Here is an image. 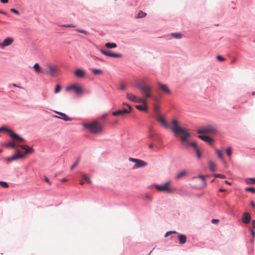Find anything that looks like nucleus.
<instances>
[{
	"label": "nucleus",
	"mask_w": 255,
	"mask_h": 255,
	"mask_svg": "<svg viewBox=\"0 0 255 255\" xmlns=\"http://www.w3.org/2000/svg\"><path fill=\"white\" fill-rule=\"evenodd\" d=\"M134 86L137 88L142 94L143 97L141 99L150 98L152 95V87L147 83L145 79H140L135 80L134 82Z\"/></svg>",
	"instance_id": "1"
},
{
	"label": "nucleus",
	"mask_w": 255,
	"mask_h": 255,
	"mask_svg": "<svg viewBox=\"0 0 255 255\" xmlns=\"http://www.w3.org/2000/svg\"><path fill=\"white\" fill-rule=\"evenodd\" d=\"M157 121L158 122L162 124L166 128L171 129L175 136H179L180 134L182 135L187 130L180 127L179 123L175 119L172 120L170 124H168L165 120L161 117L158 118Z\"/></svg>",
	"instance_id": "2"
},
{
	"label": "nucleus",
	"mask_w": 255,
	"mask_h": 255,
	"mask_svg": "<svg viewBox=\"0 0 255 255\" xmlns=\"http://www.w3.org/2000/svg\"><path fill=\"white\" fill-rule=\"evenodd\" d=\"M190 136L191 134L186 130L182 135L180 136L181 144L186 148L190 146H192L196 151L197 158H200L202 154L196 142L195 141L190 142L188 140V138Z\"/></svg>",
	"instance_id": "3"
},
{
	"label": "nucleus",
	"mask_w": 255,
	"mask_h": 255,
	"mask_svg": "<svg viewBox=\"0 0 255 255\" xmlns=\"http://www.w3.org/2000/svg\"><path fill=\"white\" fill-rule=\"evenodd\" d=\"M19 146L25 150L24 153H21L19 151L17 150L16 154L13 155L11 157H7L5 159L7 163L12 160L22 158L24 157L25 155L29 153H32L34 151V149L32 147H29L26 145H19Z\"/></svg>",
	"instance_id": "4"
},
{
	"label": "nucleus",
	"mask_w": 255,
	"mask_h": 255,
	"mask_svg": "<svg viewBox=\"0 0 255 255\" xmlns=\"http://www.w3.org/2000/svg\"><path fill=\"white\" fill-rule=\"evenodd\" d=\"M84 127L89 129L93 134H99L102 132L104 128L103 126L97 121H94L90 123H85Z\"/></svg>",
	"instance_id": "5"
},
{
	"label": "nucleus",
	"mask_w": 255,
	"mask_h": 255,
	"mask_svg": "<svg viewBox=\"0 0 255 255\" xmlns=\"http://www.w3.org/2000/svg\"><path fill=\"white\" fill-rule=\"evenodd\" d=\"M217 132V128L214 125H208L197 130L199 134H214Z\"/></svg>",
	"instance_id": "6"
},
{
	"label": "nucleus",
	"mask_w": 255,
	"mask_h": 255,
	"mask_svg": "<svg viewBox=\"0 0 255 255\" xmlns=\"http://www.w3.org/2000/svg\"><path fill=\"white\" fill-rule=\"evenodd\" d=\"M155 188L159 191H163L167 194H172L173 191L170 187V182L168 181L162 185H155Z\"/></svg>",
	"instance_id": "7"
},
{
	"label": "nucleus",
	"mask_w": 255,
	"mask_h": 255,
	"mask_svg": "<svg viewBox=\"0 0 255 255\" xmlns=\"http://www.w3.org/2000/svg\"><path fill=\"white\" fill-rule=\"evenodd\" d=\"M45 67L46 70H44V71H47L48 73H44V74L52 76H54L57 72L58 67L55 64L47 63L45 64Z\"/></svg>",
	"instance_id": "8"
},
{
	"label": "nucleus",
	"mask_w": 255,
	"mask_h": 255,
	"mask_svg": "<svg viewBox=\"0 0 255 255\" xmlns=\"http://www.w3.org/2000/svg\"><path fill=\"white\" fill-rule=\"evenodd\" d=\"M2 131H6L9 133V136L14 140H19L20 142H24L25 140L18 135L17 134L14 133L12 130L6 128L5 127H0V132Z\"/></svg>",
	"instance_id": "9"
},
{
	"label": "nucleus",
	"mask_w": 255,
	"mask_h": 255,
	"mask_svg": "<svg viewBox=\"0 0 255 255\" xmlns=\"http://www.w3.org/2000/svg\"><path fill=\"white\" fill-rule=\"evenodd\" d=\"M126 97L129 100L134 103H145L144 100L141 99V97L136 96L131 93H127Z\"/></svg>",
	"instance_id": "10"
},
{
	"label": "nucleus",
	"mask_w": 255,
	"mask_h": 255,
	"mask_svg": "<svg viewBox=\"0 0 255 255\" xmlns=\"http://www.w3.org/2000/svg\"><path fill=\"white\" fill-rule=\"evenodd\" d=\"M128 108L129 110L127 109H123V110H120L117 111L113 112L112 113V115L114 116H123L125 114H127L130 113V112L132 111V107L130 105L128 106Z\"/></svg>",
	"instance_id": "11"
},
{
	"label": "nucleus",
	"mask_w": 255,
	"mask_h": 255,
	"mask_svg": "<svg viewBox=\"0 0 255 255\" xmlns=\"http://www.w3.org/2000/svg\"><path fill=\"white\" fill-rule=\"evenodd\" d=\"M129 160L135 163V166L136 168L143 167L147 165V163L146 162L138 159L130 157L129 158Z\"/></svg>",
	"instance_id": "12"
},
{
	"label": "nucleus",
	"mask_w": 255,
	"mask_h": 255,
	"mask_svg": "<svg viewBox=\"0 0 255 255\" xmlns=\"http://www.w3.org/2000/svg\"><path fill=\"white\" fill-rule=\"evenodd\" d=\"M71 90H74L77 94H81L84 92V90L81 86L76 84L72 85L66 88V90L67 91Z\"/></svg>",
	"instance_id": "13"
},
{
	"label": "nucleus",
	"mask_w": 255,
	"mask_h": 255,
	"mask_svg": "<svg viewBox=\"0 0 255 255\" xmlns=\"http://www.w3.org/2000/svg\"><path fill=\"white\" fill-rule=\"evenodd\" d=\"M14 41V39L12 37H7L4 39L2 42L0 43V48L3 49L6 46L10 45Z\"/></svg>",
	"instance_id": "14"
},
{
	"label": "nucleus",
	"mask_w": 255,
	"mask_h": 255,
	"mask_svg": "<svg viewBox=\"0 0 255 255\" xmlns=\"http://www.w3.org/2000/svg\"><path fill=\"white\" fill-rule=\"evenodd\" d=\"M100 51L102 53L107 56L115 57V58H120L122 57V55L117 53H112L110 51L104 50L103 49H100Z\"/></svg>",
	"instance_id": "15"
},
{
	"label": "nucleus",
	"mask_w": 255,
	"mask_h": 255,
	"mask_svg": "<svg viewBox=\"0 0 255 255\" xmlns=\"http://www.w3.org/2000/svg\"><path fill=\"white\" fill-rule=\"evenodd\" d=\"M144 100L145 103H141L142 105H138L135 106V108L139 111H145L147 112L148 108H147V100Z\"/></svg>",
	"instance_id": "16"
},
{
	"label": "nucleus",
	"mask_w": 255,
	"mask_h": 255,
	"mask_svg": "<svg viewBox=\"0 0 255 255\" xmlns=\"http://www.w3.org/2000/svg\"><path fill=\"white\" fill-rule=\"evenodd\" d=\"M251 220V216L249 213L245 212L243 214L242 221L245 224H249Z\"/></svg>",
	"instance_id": "17"
},
{
	"label": "nucleus",
	"mask_w": 255,
	"mask_h": 255,
	"mask_svg": "<svg viewBox=\"0 0 255 255\" xmlns=\"http://www.w3.org/2000/svg\"><path fill=\"white\" fill-rule=\"evenodd\" d=\"M157 85L158 87L164 92L166 93L169 94L170 91L169 89L168 88L167 86L165 84H162L160 82L157 83Z\"/></svg>",
	"instance_id": "18"
},
{
	"label": "nucleus",
	"mask_w": 255,
	"mask_h": 255,
	"mask_svg": "<svg viewBox=\"0 0 255 255\" xmlns=\"http://www.w3.org/2000/svg\"><path fill=\"white\" fill-rule=\"evenodd\" d=\"M33 69H34V71H35V72L38 74L41 73V74H44V73H48L47 71H44L42 70L40 66H39V64L37 63H36L34 64Z\"/></svg>",
	"instance_id": "19"
},
{
	"label": "nucleus",
	"mask_w": 255,
	"mask_h": 255,
	"mask_svg": "<svg viewBox=\"0 0 255 255\" xmlns=\"http://www.w3.org/2000/svg\"><path fill=\"white\" fill-rule=\"evenodd\" d=\"M56 113L57 114H58L59 115H60L61 117H58L57 116H54L56 118H60L61 119L65 121H72V119L70 118H69V117H68L64 113H63L61 112H56Z\"/></svg>",
	"instance_id": "20"
},
{
	"label": "nucleus",
	"mask_w": 255,
	"mask_h": 255,
	"mask_svg": "<svg viewBox=\"0 0 255 255\" xmlns=\"http://www.w3.org/2000/svg\"><path fill=\"white\" fill-rule=\"evenodd\" d=\"M75 75L78 78H82L85 76V73L83 70L81 69H78L75 71Z\"/></svg>",
	"instance_id": "21"
},
{
	"label": "nucleus",
	"mask_w": 255,
	"mask_h": 255,
	"mask_svg": "<svg viewBox=\"0 0 255 255\" xmlns=\"http://www.w3.org/2000/svg\"><path fill=\"white\" fill-rule=\"evenodd\" d=\"M198 137L210 144H212L213 142V139L209 136L206 135H199Z\"/></svg>",
	"instance_id": "22"
},
{
	"label": "nucleus",
	"mask_w": 255,
	"mask_h": 255,
	"mask_svg": "<svg viewBox=\"0 0 255 255\" xmlns=\"http://www.w3.org/2000/svg\"><path fill=\"white\" fill-rule=\"evenodd\" d=\"M208 165H209V167L210 169L213 172V171H216V163L214 161H213L212 160L209 161Z\"/></svg>",
	"instance_id": "23"
},
{
	"label": "nucleus",
	"mask_w": 255,
	"mask_h": 255,
	"mask_svg": "<svg viewBox=\"0 0 255 255\" xmlns=\"http://www.w3.org/2000/svg\"><path fill=\"white\" fill-rule=\"evenodd\" d=\"M178 239L179 240V243L180 244H184L186 242L187 238L186 236L184 235H179L178 236Z\"/></svg>",
	"instance_id": "24"
},
{
	"label": "nucleus",
	"mask_w": 255,
	"mask_h": 255,
	"mask_svg": "<svg viewBox=\"0 0 255 255\" xmlns=\"http://www.w3.org/2000/svg\"><path fill=\"white\" fill-rule=\"evenodd\" d=\"M92 71L93 74L95 75H101L103 74V71L100 69H93Z\"/></svg>",
	"instance_id": "25"
},
{
	"label": "nucleus",
	"mask_w": 255,
	"mask_h": 255,
	"mask_svg": "<svg viewBox=\"0 0 255 255\" xmlns=\"http://www.w3.org/2000/svg\"><path fill=\"white\" fill-rule=\"evenodd\" d=\"M186 174V171H182L181 172H180L179 173H178L176 176V178L177 179H179L181 178H182L183 177H184L185 176Z\"/></svg>",
	"instance_id": "26"
},
{
	"label": "nucleus",
	"mask_w": 255,
	"mask_h": 255,
	"mask_svg": "<svg viewBox=\"0 0 255 255\" xmlns=\"http://www.w3.org/2000/svg\"><path fill=\"white\" fill-rule=\"evenodd\" d=\"M171 35L176 39H181L182 37V35L181 33H172Z\"/></svg>",
	"instance_id": "27"
},
{
	"label": "nucleus",
	"mask_w": 255,
	"mask_h": 255,
	"mask_svg": "<svg viewBox=\"0 0 255 255\" xmlns=\"http://www.w3.org/2000/svg\"><path fill=\"white\" fill-rule=\"evenodd\" d=\"M105 45L108 48H116L117 46V44L115 43H107Z\"/></svg>",
	"instance_id": "28"
},
{
	"label": "nucleus",
	"mask_w": 255,
	"mask_h": 255,
	"mask_svg": "<svg viewBox=\"0 0 255 255\" xmlns=\"http://www.w3.org/2000/svg\"><path fill=\"white\" fill-rule=\"evenodd\" d=\"M146 13L143 12L142 11L140 10L138 12L136 18H142L144 17L146 15Z\"/></svg>",
	"instance_id": "29"
},
{
	"label": "nucleus",
	"mask_w": 255,
	"mask_h": 255,
	"mask_svg": "<svg viewBox=\"0 0 255 255\" xmlns=\"http://www.w3.org/2000/svg\"><path fill=\"white\" fill-rule=\"evenodd\" d=\"M5 146L14 148L16 147L15 144L12 142H8L5 143Z\"/></svg>",
	"instance_id": "30"
},
{
	"label": "nucleus",
	"mask_w": 255,
	"mask_h": 255,
	"mask_svg": "<svg viewBox=\"0 0 255 255\" xmlns=\"http://www.w3.org/2000/svg\"><path fill=\"white\" fill-rule=\"evenodd\" d=\"M82 178L85 180L86 182H87L88 183L91 184V181L90 179V178L86 174H83L82 175Z\"/></svg>",
	"instance_id": "31"
},
{
	"label": "nucleus",
	"mask_w": 255,
	"mask_h": 255,
	"mask_svg": "<svg viewBox=\"0 0 255 255\" xmlns=\"http://www.w3.org/2000/svg\"><path fill=\"white\" fill-rule=\"evenodd\" d=\"M246 182L248 184L255 183V178H249L246 179Z\"/></svg>",
	"instance_id": "32"
},
{
	"label": "nucleus",
	"mask_w": 255,
	"mask_h": 255,
	"mask_svg": "<svg viewBox=\"0 0 255 255\" xmlns=\"http://www.w3.org/2000/svg\"><path fill=\"white\" fill-rule=\"evenodd\" d=\"M0 185L3 188H7L9 186L8 184L4 181H0Z\"/></svg>",
	"instance_id": "33"
},
{
	"label": "nucleus",
	"mask_w": 255,
	"mask_h": 255,
	"mask_svg": "<svg viewBox=\"0 0 255 255\" xmlns=\"http://www.w3.org/2000/svg\"><path fill=\"white\" fill-rule=\"evenodd\" d=\"M61 87L59 85H56L55 89V91H54L55 93V94L58 93L61 91Z\"/></svg>",
	"instance_id": "34"
},
{
	"label": "nucleus",
	"mask_w": 255,
	"mask_h": 255,
	"mask_svg": "<svg viewBox=\"0 0 255 255\" xmlns=\"http://www.w3.org/2000/svg\"><path fill=\"white\" fill-rule=\"evenodd\" d=\"M246 191L255 193V189L253 187H247L245 189Z\"/></svg>",
	"instance_id": "35"
},
{
	"label": "nucleus",
	"mask_w": 255,
	"mask_h": 255,
	"mask_svg": "<svg viewBox=\"0 0 255 255\" xmlns=\"http://www.w3.org/2000/svg\"><path fill=\"white\" fill-rule=\"evenodd\" d=\"M226 153H227V154L229 156H230L232 154V148L231 147H229L227 148V150H226Z\"/></svg>",
	"instance_id": "36"
},
{
	"label": "nucleus",
	"mask_w": 255,
	"mask_h": 255,
	"mask_svg": "<svg viewBox=\"0 0 255 255\" xmlns=\"http://www.w3.org/2000/svg\"><path fill=\"white\" fill-rule=\"evenodd\" d=\"M79 161H80V159H78L76 161V162L72 166H71V167L70 168L71 170H73L74 168H75L78 165Z\"/></svg>",
	"instance_id": "37"
},
{
	"label": "nucleus",
	"mask_w": 255,
	"mask_h": 255,
	"mask_svg": "<svg viewBox=\"0 0 255 255\" xmlns=\"http://www.w3.org/2000/svg\"><path fill=\"white\" fill-rule=\"evenodd\" d=\"M198 177H199V178H201V179L202 180V181L203 182V185L204 186H205L206 185V180H205L204 176L199 175Z\"/></svg>",
	"instance_id": "38"
},
{
	"label": "nucleus",
	"mask_w": 255,
	"mask_h": 255,
	"mask_svg": "<svg viewBox=\"0 0 255 255\" xmlns=\"http://www.w3.org/2000/svg\"><path fill=\"white\" fill-rule=\"evenodd\" d=\"M216 152L218 154V156L219 158L220 159H222L223 158V155H222V153L221 151L219 150H216Z\"/></svg>",
	"instance_id": "39"
},
{
	"label": "nucleus",
	"mask_w": 255,
	"mask_h": 255,
	"mask_svg": "<svg viewBox=\"0 0 255 255\" xmlns=\"http://www.w3.org/2000/svg\"><path fill=\"white\" fill-rule=\"evenodd\" d=\"M77 31L80 33H83L86 35H88L89 32L86 30H81V29H77Z\"/></svg>",
	"instance_id": "40"
},
{
	"label": "nucleus",
	"mask_w": 255,
	"mask_h": 255,
	"mask_svg": "<svg viewBox=\"0 0 255 255\" xmlns=\"http://www.w3.org/2000/svg\"><path fill=\"white\" fill-rule=\"evenodd\" d=\"M10 11L11 12H13V13H15L16 14H17V15L19 14V11L17 10H16V9H14V8H13L10 9Z\"/></svg>",
	"instance_id": "41"
},
{
	"label": "nucleus",
	"mask_w": 255,
	"mask_h": 255,
	"mask_svg": "<svg viewBox=\"0 0 255 255\" xmlns=\"http://www.w3.org/2000/svg\"><path fill=\"white\" fill-rule=\"evenodd\" d=\"M215 177H219V178H225V176L224 175L221 174H216L215 175Z\"/></svg>",
	"instance_id": "42"
},
{
	"label": "nucleus",
	"mask_w": 255,
	"mask_h": 255,
	"mask_svg": "<svg viewBox=\"0 0 255 255\" xmlns=\"http://www.w3.org/2000/svg\"><path fill=\"white\" fill-rule=\"evenodd\" d=\"M126 89V85L124 84H121L120 85L119 89L121 90H125Z\"/></svg>",
	"instance_id": "43"
},
{
	"label": "nucleus",
	"mask_w": 255,
	"mask_h": 255,
	"mask_svg": "<svg viewBox=\"0 0 255 255\" xmlns=\"http://www.w3.org/2000/svg\"><path fill=\"white\" fill-rule=\"evenodd\" d=\"M217 58L218 60L223 61L225 60V59L221 55H218Z\"/></svg>",
	"instance_id": "44"
},
{
	"label": "nucleus",
	"mask_w": 255,
	"mask_h": 255,
	"mask_svg": "<svg viewBox=\"0 0 255 255\" xmlns=\"http://www.w3.org/2000/svg\"><path fill=\"white\" fill-rule=\"evenodd\" d=\"M44 180L47 182L49 185H51V182L50 181L48 177L45 176L44 177Z\"/></svg>",
	"instance_id": "45"
},
{
	"label": "nucleus",
	"mask_w": 255,
	"mask_h": 255,
	"mask_svg": "<svg viewBox=\"0 0 255 255\" xmlns=\"http://www.w3.org/2000/svg\"><path fill=\"white\" fill-rule=\"evenodd\" d=\"M211 222L213 224H217V223H218L219 222V220L214 219L212 220Z\"/></svg>",
	"instance_id": "46"
},
{
	"label": "nucleus",
	"mask_w": 255,
	"mask_h": 255,
	"mask_svg": "<svg viewBox=\"0 0 255 255\" xmlns=\"http://www.w3.org/2000/svg\"><path fill=\"white\" fill-rule=\"evenodd\" d=\"M171 234H172V232H171L170 231H168L166 233V234L164 235V237L165 238H166V237H168L169 236H170Z\"/></svg>",
	"instance_id": "47"
},
{
	"label": "nucleus",
	"mask_w": 255,
	"mask_h": 255,
	"mask_svg": "<svg viewBox=\"0 0 255 255\" xmlns=\"http://www.w3.org/2000/svg\"><path fill=\"white\" fill-rule=\"evenodd\" d=\"M251 234H252V235L253 237H255V231H254V230H252L251 231Z\"/></svg>",
	"instance_id": "48"
},
{
	"label": "nucleus",
	"mask_w": 255,
	"mask_h": 255,
	"mask_svg": "<svg viewBox=\"0 0 255 255\" xmlns=\"http://www.w3.org/2000/svg\"><path fill=\"white\" fill-rule=\"evenodd\" d=\"M0 2L2 3H6L8 2V0H0Z\"/></svg>",
	"instance_id": "49"
},
{
	"label": "nucleus",
	"mask_w": 255,
	"mask_h": 255,
	"mask_svg": "<svg viewBox=\"0 0 255 255\" xmlns=\"http://www.w3.org/2000/svg\"><path fill=\"white\" fill-rule=\"evenodd\" d=\"M251 205L253 207L255 208V203H254V201H251Z\"/></svg>",
	"instance_id": "50"
},
{
	"label": "nucleus",
	"mask_w": 255,
	"mask_h": 255,
	"mask_svg": "<svg viewBox=\"0 0 255 255\" xmlns=\"http://www.w3.org/2000/svg\"><path fill=\"white\" fill-rule=\"evenodd\" d=\"M107 115H103L101 116V119L102 120H104L106 118Z\"/></svg>",
	"instance_id": "51"
},
{
	"label": "nucleus",
	"mask_w": 255,
	"mask_h": 255,
	"mask_svg": "<svg viewBox=\"0 0 255 255\" xmlns=\"http://www.w3.org/2000/svg\"><path fill=\"white\" fill-rule=\"evenodd\" d=\"M146 199H148L149 200H151V197L149 195H146Z\"/></svg>",
	"instance_id": "52"
},
{
	"label": "nucleus",
	"mask_w": 255,
	"mask_h": 255,
	"mask_svg": "<svg viewBox=\"0 0 255 255\" xmlns=\"http://www.w3.org/2000/svg\"><path fill=\"white\" fill-rule=\"evenodd\" d=\"M252 225L253 227L255 228V220L252 221Z\"/></svg>",
	"instance_id": "53"
},
{
	"label": "nucleus",
	"mask_w": 255,
	"mask_h": 255,
	"mask_svg": "<svg viewBox=\"0 0 255 255\" xmlns=\"http://www.w3.org/2000/svg\"><path fill=\"white\" fill-rule=\"evenodd\" d=\"M61 181L62 182H66V181H67V179L66 178H63V179H61Z\"/></svg>",
	"instance_id": "54"
},
{
	"label": "nucleus",
	"mask_w": 255,
	"mask_h": 255,
	"mask_svg": "<svg viewBox=\"0 0 255 255\" xmlns=\"http://www.w3.org/2000/svg\"><path fill=\"white\" fill-rule=\"evenodd\" d=\"M154 109L155 111H157L159 110V107L157 106H155Z\"/></svg>",
	"instance_id": "55"
},
{
	"label": "nucleus",
	"mask_w": 255,
	"mask_h": 255,
	"mask_svg": "<svg viewBox=\"0 0 255 255\" xmlns=\"http://www.w3.org/2000/svg\"><path fill=\"white\" fill-rule=\"evenodd\" d=\"M225 191H226V190L224 189L221 188V189H219V191L221 192H225Z\"/></svg>",
	"instance_id": "56"
},
{
	"label": "nucleus",
	"mask_w": 255,
	"mask_h": 255,
	"mask_svg": "<svg viewBox=\"0 0 255 255\" xmlns=\"http://www.w3.org/2000/svg\"><path fill=\"white\" fill-rule=\"evenodd\" d=\"M13 86L14 87H18V88H21V89H23V88H22V87H20V86H17V85H16L15 84H13Z\"/></svg>",
	"instance_id": "57"
},
{
	"label": "nucleus",
	"mask_w": 255,
	"mask_h": 255,
	"mask_svg": "<svg viewBox=\"0 0 255 255\" xmlns=\"http://www.w3.org/2000/svg\"><path fill=\"white\" fill-rule=\"evenodd\" d=\"M153 144H150L149 145V148L151 149V148H153Z\"/></svg>",
	"instance_id": "58"
},
{
	"label": "nucleus",
	"mask_w": 255,
	"mask_h": 255,
	"mask_svg": "<svg viewBox=\"0 0 255 255\" xmlns=\"http://www.w3.org/2000/svg\"><path fill=\"white\" fill-rule=\"evenodd\" d=\"M225 182L226 184H228V185H231V183L229 182V181H227V180L225 181Z\"/></svg>",
	"instance_id": "59"
},
{
	"label": "nucleus",
	"mask_w": 255,
	"mask_h": 255,
	"mask_svg": "<svg viewBox=\"0 0 255 255\" xmlns=\"http://www.w3.org/2000/svg\"><path fill=\"white\" fill-rule=\"evenodd\" d=\"M237 60V58H235L234 59L232 60V63H234Z\"/></svg>",
	"instance_id": "60"
},
{
	"label": "nucleus",
	"mask_w": 255,
	"mask_h": 255,
	"mask_svg": "<svg viewBox=\"0 0 255 255\" xmlns=\"http://www.w3.org/2000/svg\"><path fill=\"white\" fill-rule=\"evenodd\" d=\"M0 13H2V14H6L5 12H4L3 11H0Z\"/></svg>",
	"instance_id": "61"
},
{
	"label": "nucleus",
	"mask_w": 255,
	"mask_h": 255,
	"mask_svg": "<svg viewBox=\"0 0 255 255\" xmlns=\"http://www.w3.org/2000/svg\"><path fill=\"white\" fill-rule=\"evenodd\" d=\"M170 232H172V234H177V232L175 231H170Z\"/></svg>",
	"instance_id": "62"
},
{
	"label": "nucleus",
	"mask_w": 255,
	"mask_h": 255,
	"mask_svg": "<svg viewBox=\"0 0 255 255\" xmlns=\"http://www.w3.org/2000/svg\"><path fill=\"white\" fill-rule=\"evenodd\" d=\"M80 184L81 185H83L84 184V182L83 181H80Z\"/></svg>",
	"instance_id": "63"
},
{
	"label": "nucleus",
	"mask_w": 255,
	"mask_h": 255,
	"mask_svg": "<svg viewBox=\"0 0 255 255\" xmlns=\"http://www.w3.org/2000/svg\"><path fill=\"white\" fill-rule=\"evenodd\" d=\"M65 26H66V27H73V26L71 24H70V25H65Z\"/></svg>",
	"instance_id": "64"
}]
</instances>
